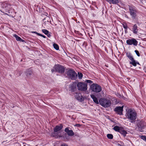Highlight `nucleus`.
Listing matches in <instances>:
<instances>
[{
	"instance_id": "obj_6",
	"label": "nucleus",
	"mask_w": 146,
	"mask_h": 146,
	"mask_svg": "<svg viewBox=\"0 0 146 146\" xmlns=\"http://www.w3.org/2000/svg\"><path fill=\"white\" fill-rule=\"evenodd\" d=\"M113 129L115 131L119 132L125 137L127 133V132L124 130L123 128L121 127L116 126L113 127Z\"/></svg>"
},
{
	"instance_id": "obj_25",
	"label": "nucleus",
	"mask_w": 146,
	"mask_h": 146,
	"mask_svg": "<svg viewBox=\"0 0 146 146\" xmlns=\"http://www.w3.org/2000/svg\"><path fill=\"white\" fill-rule=\"evenodd\" d=\"M42 32L44 33L45 35H47L48 33L49 32L48 31L44 29L42 30Z\"/></svg>"
},
{
	"instance_id": "obj_30",
	"label": "nucleus",
	"mask_w": 146,
	"mask_h": 146,
	"mask_svg": "<svg viewBox=\"0 0 146 146\" xmlns=\"http://www.w3.org/2000/svg\"><path fill=\"white\" fill-rule=\"evenodd\" d=\"M135 52L136 53V54L137 55V56H140V54L139 52V51L137 50H135Z\"/></svg>"
},
{
	"instance_id": "obj_21",
	"label": "nucleus",
	"mask_w": 146,
	"mask_h": 146,
	"mask_svg": "<svg viewBox=\"0 0 146 146\" xmlns=\"http://www.w3.org/2000/svg\"><path fill=\"white\" fill-rule=\"evenodd\" d=\"M127 56L131 60H133L134 58H133L130 53H127Z\"/></svg>"
},
{
	"instance_id": "obj_35",
	"label": "nucleus",
	"mask_w": 146,
	"mask_h": 146,
	"mask_svg": "<svg viewBox=\"0 0 146 146\" xmlns=\"http://www.w3.org/2000/svg\"><path fill=\"white\" fill-rule=\"evenodd\" d=\"M61 146H68L67 145L65 144H62Z\"/></svg>"
},
{
	"instance_id": "obj_36",
	"label": "nucleus",
	"mask_w": 146,
	"mask_h": 146,
	"mask_svg": "<svg viewBox=\"0 0 146 146\" xmlns=\"http://www.w3.org/2000/svg\"><path fill=\"white\" fill-rule=\"evenodd\" d=\"M48 37H49L51 36L50 35V34H48V33L47 35Z\"/></svg>"
},
{
	"instance_id": "obj_38",
	"label": "nucleus",
	"mask_w": 146,
	"mask_h": 146,
	"mask_svg": "<svg viewBox=\"0 0 146 146\" xmlns=\"http://www.w3.org/2000/svg\"><path fill=\"white\" fill-rule=\"evenodd\" d=\"M136 64H139V63L138 62H136Z\"/></svg>"
},
{
	"instance_id": "obj_20",
	"label": "nucleus",
	"mask_w": 146,
	"mask_h": 146,
	"mask_svg": "<svg viewBox=\"0 0 146 146\" xmlns=\"http://www.w3.org/2000/svg\"><path fill=\"white\" fill-rule=\"evenodd\" d=\"M143 123V122H141L140 123H139L138 125V127L141 128H143L145 126V125L144 124H142Z\"/></svg>"
},
{
	"instance_id": "obj_32",
	"label": "nucleus",
	"mask_w": 146,
	"mask_h": 146,
	"mask_svg": "<svg viewBox=\"0 0 146 146\" xmlns=\"http://www.w3.org/2000/svg\"><path fill=\"white\" fill-rule=\"evenodd\" d=\"M74 126L77 127H80L81 126V125L79 124H77L75 125Z\"/></svg>"
},
{
	"instance_id": "obj_2",
	"label": "nucleus",
	"mask_w": 146,
	"mask_h": 146,
	"mask_svg": "<svg viewBox=\"0 0 146 146\" xmlns=\"http://www.w3.org/2000/svg\"><path fill=\"white\" fill-rule=\"evenodd\" d=\"M100 104L104 108L110 107L111 105V101L107 98H102L99 100Z\"/></svg>"
},
{
	"instance_id": "obj_26",
	"label": "nucleus",
	"mask_w": 146,
	"mask_h": 146,
	"mask_svg": "<svg viewBox=\"0 0 146 146\" xmlns=\"http://www.w3.org/2000/svg\"><path fill=\"white\" fill-rule=\"evenodd\" d=\"M78 74L79 78L80 79H81L83 76L82 74L80 72H78Z\"/></svg>"
},
{
	"instance_id": "obj_24",
	"label": "nucleus",
	"mask_w": 146,
	"mask_h": 146,
	"mask_svg": "<svg viewBox=\"0 0 146 146\" xmlns=\"http://www.w3.org/2000/svg\"><path fill=\"white\" fill-rule=\"evenodd\" d=\"M107 137L109 139H112L113 138V135L111 134H108L107 135Z\"/></svg>"
},
{
	"instance_id": "obj_11",
	"label": "nucleus",
	"mask_w": 146,
	"mask_h": 146,
	"mask_svg": "<svg viewBox=\"0 0 146 146\" xmlns=\"http://www.w3.org/2000/svg\"><path fill=\"white\" fill-rule=\"evenodd\" d=\"M131 15L132 17L135 18L136 16V10L134 8L130 7L129 9Z\"/></svg>"
},
{
	"instance_id": "obj_4",
	"label": "nucleus",
	"mask_w": 146,
	"mask_h": 146,
	"mask_svg": "<svg viewBox=\"0 0 146 146\" xmlns=\"http://www.w3.org/2000/svg\"><path fill=\"white\" fill-rule=\"evenodd\" d=\"M87 84L82 82H78L77 84L78 89L82 91H85L87 90Z\"/></svg>"
},
{
	"instance_id": "obj_16",
	"label": "nucleus",
	"mask_w": 146,
	"mask_h": 146,
	"mask_svg": "<svg viewBox=\"0 0 146 146\" xmlns=\"http://www.w3.org/2000/svg\"><path fill=\"white\" fill-rule=\"evenodd\" d=\"M139 30L138 29V27L136 24L134 25L132 28V31L134 34H137Z\"/></svg>"
},
{
	"instance_id": "obj_3",
	"label": "nucleus",
	"mask_w": 146,
	"mask_h": 146,
	"mask_svg": "<svg viewBox=\"0 0 146 146\" xmlns=\"http://www.w3.org/2000/svg\"><path fill=\"white\" fill-rule=\"evenodd\" d=\"M67 75L72 80H75L77 78V75L73 70H70L67 72Z\"/></svg>"
},
{
	"instance_id": "obj_33",
	"label": "nucleus",
	"mask_w": 146,
	"mask_h": 146,
	"mask_svg": "<svg viewBox=\"0 0 146 146\" xmlns=\"http://www.w3.org/2000/svg\"><path fill=\"white\" fill-rule=\"evenodd\" d=\"M33 32L34 33H36L38 35H39V36H41L42 35V34H40L38 33H37L36 32Z\"/></svg>"
},
{
	"instance_id": "obj_14",
	"label": "nucleus",
	"mask_w": 146,
	"mask_h": 146,
	"mask_svg": "<svg viewBox=\"0 0 146 146\" xmlns=\"http://www.w3.org/2000/svg\"><path fill=\"white\" fill-rule=\"evenodd\" d=\"M64 131L69 136H73L74 135L73 131L72 130H69L68 127L64 129Z\"/></svg>"
},
{
	"instance_id": "obj_1",
	"label": "nucleus",
	"mask_w": 146,
	"mask_h": 146,
	"mask_svg": "<svg viewBox=\"0 0 146 146\" xmlns=\"http://www.w3.org/2000/svg\"><path fill=\"white\" fill-rule=\"evenodd\" d=\"M128 118L131 121V123L135 121L137 117V113L136 112L131 109H129L127 112Z\"/></svg>"
},
{
	"instance_id": "obj_37",
	"label": "nucleus",
	"mask_w": 146,
	"mask_h": 146,
	"mask_svg": "<svg viewBox=\"0 0 146 146\" xmlns=\"http://www.w3.org/2000/svg\"><path fill=\"white\" fill-rule=\"evenodd\" d=\"M41 36L43 38H46V37L45 36L42 35Z\"/></svg>"
},
{
	"instance_id": "obj_22",
	"label": "nucleus",
	"mask_w": 146,
	"mask_h": 146,
	"mask_svg": "<svg viewBox=\"0 0 146 146\" xmlns=\"http://www.w3.org/2000/svg\"><path fill=\"white\" fill-rule=\"evenodd\" d=\"M131 61V62H130V64L134 66H136V62L134 60V59H133V60H132Z\"/></svg>"
},
{
	"instance_id": "obj_19",
	"label": "nucleus",
	"mask_w": 146,
	"mask_h": 146,
	"mask_svg": "<svg viewBox=\"0 0 146 146\" xmlns=\"http://www.w3.org/2000/svg\"><path fill=\"white\" fill-rule=\"evenodd\" d=\"M52 136L56 138H58V133L56 132L52 133L51 134Z\"/></svg>"
},
{
	"instance_id": "obj_28",
	"label": "nucleus",
	"mask_w": 146,
	"mask_h": 146,
	"mask_svg": "<svg viewBox=\"0 0 146 146\" xmlns=\"http://www.w3.org/2000/svg\"><path fill=\"white\" fill-rule=\"evenodd\" d=\"M67 134L66 133H65L64 135H58V137H62L64 138H65L66 136H67Z\"/></svg>"
},
{
	"instance_id": "obj_27",
	"label": "nucleus",
	"mask_w": 146,
	"mask_h": 146,
	"mask_svg": "<svg viewBox=\"0 0 146 146\" xmlns=\"http://www.w3.org/2000/svg\"><path fill=\"white\" fill-rule=\"evenodd\" d=\"M123 27L125 29H127V26L126 23H124L122 24Z\"/></svg>"
},
{
	"instance_id": "obj_23",
	"label": "nucleus",
	"mask_w": 146,
	"mask_h": 146,
	"mask_svg": "<svg viewBox=\"0 0 146 146\" xmlns=\"http://www.w3.org/2000/svg\"><path fill=\"white\" fill-rule=\"evenodd\" d=\"M54 48L56 50H58L59 49V46L58 45L55 43H54L53 44Z\"/></svg>"
},
{
	"instance_id": "obj_13",
	"label": "nucleus",
	"mask_w": 146,
	"mask_h": 146,
	"mask_svg": "<svg viewBox=\"0 0 146 146\" xmlns=\"http://www.w3.org/2000/svg\"><path fill=\"white\" fill-rule=\"evenodd\" d=\"M75 97L76 99L81 102L84 100V98L80 93H76L75 95Z\"/></svg>"
},
{
	"instance_id": "obj_7",
	"label": "nucleus",
	"mask_w": 146,
	"mask_h": 146,
	"mask_svg": "<svg viewBox=\"0 0 146 146\" xmlns=\"http://www.w3.org/2000/svg\"><path fill=\"white\" fill-rule=\"evenodd\" d=\"M54 69L56 71L59 73H63L64 72V67L60 65H58L57 66H54Z\"/></svg>"
},
{
	"instance_id": "obj_17",
	"label": "nucleus",
	"mask_w": 146,
	"mask_h": 146,
	"mask_svg": "<svg viewBox=\"0 0 146 146\" xmlns=\"http://www.w3.org/2000/svg\"><path fill=\"white\" fill-rule=\"evenodd\" d=\"M91 98L93 99V101L96 104H98L99 103L98 100L97 98L93 94L91 95Z\"/></svg>"
},
{
	"instance_id": "obj_8",
	"label": "nucleus",
	"mask_w": 146,
	"mask_h": 146,
	"mask_svg": "<svg viewBox=\"0 0 146 146\" xmlns=\"http://www.w3.org/2000/svg\"><path fill=\"white\" fill-rule=\"evenodd\" d=\"M123 107V106L121 107H117L115 108L114 110L116 113L119 115H122Z\"/></svg>"
},
{
	"instance_id": "obj_5",
	"label": "nucleus",
	"mask_w": 146,
	"mask_h": 146,
	"mask_svg": "<svg viewBox=\"0 0 146 146\" xmlns=\"http://www.w3.org/2000/svg\"><path fill=\"white\" fill-rule=\"evenodd\" d=\"M90 88L92 91L96 93L100 92L102 90L101 86L96 84H92Z\"/></svg>"
},
{
	"instance_id": "obj_12",
	"label": "nucleus",
	"mask_w": 146,
	"mask_h": 146,
	"mask_svg": "<svg viewBox=\"0 0 146 146\" xmlns=\"http://www.w3.org/2000/svg\"><path fill=\"white\" fill-rule=\"evenodd\" d=\"M25 74L27 78L29 79L32 78L33 72L31 70L29 69L26 71Z\"/></svg>"
},
{
	"instance_id": "obj_9",
	"label": "nucleus",
	"mask_w": 146,
	"mask_h": 146,
	"mask_svg": "<svg viewBox=\"0 0 146 146\" xmlns=\"http://www.w3.org/2000/svg\"><path fill=\"white\" fill-rule=\"evenodd\" d=\"M126 43L128 45H131L133 44L136 46L137 45L138 42L135 39L132 38L131 39H129L127 40Z\"/></svg>"
},
{
	"instance_id": "obj_31",
	"label": "nucleus",
	"mask_w": 146,
	"mask_h": 146,
	"mask_svg": "<svg viewBox=\"0 0 146 146\" xmlns=\"http://www.w3.org/2000/svg\"><path fill=\"white\" fill-rule=\"evenodd\" d=\"M86 81L88 83H93V82L90 80H87Z\"/></svg>"
},
{
	"instance_id": "obj_18",
	"label": "nucleus",
	"mask_w": 146,
	"mask_h": 146,
	"mask_svg": "<svg viewBox=\"0 0 146 146\" xmlns=\"http://www.w3.org/2000/svg\"><path fill=\"white\" fill-rule=\"evenodd\" d=\"M14 36L15 37L16 39L17 40L21 41L22 42L24 41V40L21 39L20 37L15 34L14 35Z\"/></svg>"
},
{
	"instance_id": "obj_34",
	"label": "nucleus",
	"mask_w": 146,
	"mask_h": 146,
	"mask_svg": "<svg viewBox=\"0 0 146 146\" xmlns=\"http://www.w3.org/2000/svg\"><path fill=\"white\" fill-rule=\"evenodd\" d=\"M51 71L52 72L56 71L55 69H54V67L53 68V69H52Z\"/></svg>"
},
{
	"instance_id": "obj_15",
	"label": "nucleus",
	"mask_w": 146,
	"mask_h": 146,
	"mask_svg": "<svg viewBox=\"0 0 146 146\" xmlns=\"http://www.w3.org/2000/svg\"><path fill=\"white\" fill-rule=\"evenodd\" d=\"M63 128V125L62 124L58 125L56 126L54 129V132H57L60 131Z\"/></svg>"
},
{
	"instance_id": "obj_10",
	"label": "nucleus",
	"mask_w": 146,
	"mask_h": 146,
	"mask_svg": "<svg viewBox=\"0 0 146 146\" xmlns=\"http://www.w3.org/2000/svg\"><path fill=\"white\" fill-rule=\"evenodd\" d=\"M76 83H73L70 84L69 86V90L71 92H74L76 90Z\"/></svg>"
},
{
	"instance_id": "obj_29",
	"label": "nucleus",
	"mask_w": 146,
	"mask_h": 146,
	"mask_svg": "<svg viewBox=\"0 0 146 146\" xmlns=\"http://www.w3.org/2000/svg\"><path fill=\"white\" fill-rule=\"evenodd\" d=\"M141 138L142 139L146 141V136H142Z\"/></svg>"
}]
</instances>
